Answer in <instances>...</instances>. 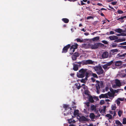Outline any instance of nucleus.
<instances>
[{
    "label": "nucleus",
    "instance_id": "1",
    "mask_svg": "<svg viewBox=\"0 0 126 126\" xmlns=\"http://www.w3.org/2000/svg\"><path fill=\"white\" fill-rule=\"evenodd\" d=\"M87 69L82 68L79 71V73H77V76L79 78H82L84 77L86 75V73H89L87 71Z\"/></svg>",
    "mask_w": 126,
    "mask_h": 126
},
{
    "label": "nucleus",
    "instance_id": "2",
    "mask_svg": "<svg viewBox=\"0 0 126 126\" xmlns=\"http://www.w3.org/2000/svg\"><path fill=\"white\" fill-rule=\"evenodd\" d=\"M94 69L96 72L97 74L98 75L102 74L103 73L104 71L100 65L94 67Z\"/></svg>",
    "mask_w": 126,
    "mask_h": 126
},
{
    "label": "nucleus",
    "instance_id": "3",
    "mask_svg": "<svg viewBox=\"0 0 126 126\" xmlns=\"http://www.w3.org/2000/svg\"><path fill=\"white\" fill-rule=\"evenodd\" d=\"M63 108L64 109L65 111L64 112H65V111L68 110H69L68 111L69 112L68 113H64V116L67 115L69 114L70 112L72 110V109L68 105H67L66 104H63Z\"/></svg>",
    "mask_w": 126,
    "mask_h": 126
},
{
    "label": "nucleus",
    "instance_id": "4",
    "mask_svg": "<svg viewBox=\"0 0 126 126\" xmlns=\"http://www.w3.org/2000/svg\"><path fill=\"white\" fill-rule=\"evenodd\" d=\"M83 65L92 64L94 63V62L91 60H83L82 61Z\"/></svg>",
    "mask_w": 126,
    "mask_h": 126
},
{
    "label": "nucleus",
    "instance_id": "5",
    "mask_svg": "<svg viewBox=\"0 0 126 126\" xmlns=\"http://www.w3.org/2000/svg\"><path fill=\"white\" fill-rule=\"evenodd\" d=\"M115 85H114L113 86V87L114 88H116V86H117L118 87H120L122 86L120 80L117 79H116L115 80Z\"/></svg>",
    "mask_w": 126,
    "mask_h": 126
},
{
    "label": "nucleus",
    "instance_id": "6",
    "mask_svg": "<svg viewBox=\"0 0 126 126\" xmlns=\"http://www.w3.org/2000/svg\"><path fill=\"white\" fill-rule=\"evenodd\" d=\"M70 45L69 44L64 46L63 49L62 53H66L68 51V49L70 47Z\"/></svg>",
    "mask_w": 126,
    "mask_h": 126
},
{
    "label": "nucleus",
    "instance_id": "7",
    "mask_svg": "<svg viewBox=\"0 0 126 126\" xmlns=\"http://www.w3.org/2000/svg\"><path fill=\"white\" fill-rule=\"evenodd\" d=\"M89 119L86 118L85 116H79V120L80 122L82 121H88Z\"/></svg>",
    "mask_w": 126,
    "mask_h": 126
},
{
    "label": "nucleus",
    "instance_id": "8",
    "mask_svg": "<svg viewBox=\"0 0 126 126\" xmlns=\"http://www.w3.org/2000/svg\"><path fill=\"white\" fill-rule=\"evenodd\" d=\"M126 53H124L122 54H120V53L118 54L117 55V58L120 59H123L125 58L126 57Z\"/></svg>",
    "mask_w": 126,
    "mask_h": 126
},
{
    "label": "nucleus",
    "instance_id": "9",
    "mask_svg": "<svg viewBox=\"0 0 126 126\" xmlns=\"http://www.w3.org/2000/svg\"><path fill=\"white\" fill-rule=\"evenodd\" d=\"M103 85V83L102 81H100L99 83H96L95 84L96 88V89H100L101 87H102Z\"/></svg>",
    "mask_w": 126,
    "mask_h": 126
},
{
    "label": "nucleus",
    "instance_id": "10",
    "mask_svg": "<svg viewBox=\"0 0 126 126\" xmlns=\"http://www.w3.org/2000/svg\"><path fill=\"white\" fill-rule=\"evenodd\" d=\"M108 52L107 51H105L102 54V57L103 59L107 58L108 57Z\"/></svg>",
    "mask_w": 126,
    "mask_h": 126
},
{
    "label": "nucleus",
    "instance_id": "11",
    "mask_svg": "<svg viewBox=\"0 0 126 126\" xmlns=\"http://www.w3.org/2000/svg\"><path fill=\"white\" fill-rule=\"evenodd\" d=\"M109 38L111 41L114 40L118 39V37L117 36L114 35L110 36L109 37Z\"/></svg>",
    "mask_w": 126,
    "mask_h": 126
},
{
    "label": "nucleus",
    "instance_id": "12",
    "mask_svg": "<svg viewBox=\"0 0 126 126\" xmlns=\"http://www.w3.org/2000/svg\"><path fill=\"white\" fill-rule=\"evenodd\" d=\"M99 97L100 99H101V98H108L107 94H101L99 96Z\"/></svg>",
    "mask_w": 126,
    "mask_h": 126
},
{
    "label": "nucleus",
    "instance_id": "13",
    "mask_svg": "<svg viewBox=\"0 0 126 126\" xmlns=\"http://www.w3.org/2000/svg\"><path fill=\"white\" fill-rule=\"evenodd\" d=\"M98 43H95L94 45H92L91 46V48L92 49H96L98 47Z\"/></svg>",
    "mask_w": 126,
    "mask_h": 126
},
{
    "label": "nucleus",
    "instance_id": "14",
    "mask_svg": "<svg viewBox=\"0 0 126 126\" xmlns=\"http://www.w3.org/2000/svg\"><path fill=\"white\" fill-rule=\"evenodd\" d=\"M89 116L90 118L92 120V121H94L93 120L94 119L95 117V115L94 113H90Z\"/></svg>",
    "mask_w": 126,
    "mask_h": 126
},
{
    "label": "nucleus",
    "instance_id": "15",
    "mask_svg": "<svg viewBox=\"0 0 126 126\" xmlns=\"http://www.w3.org/2000/svg\"><path fill=\"white\" fill-rule=\"evenodd\" d=\"M121 61H117L115 62V65L116 66H119L122 64Z\"/></svg>",
    "mask_w": 126,
    "mask_h": 126
},
{
    "label": "nucleus",
    "instance_id": "16",
    "mask_svg": "<svg viewBox=\"0 0 126 126\" xmlns=\"http://www.w3.org/2000/svg\"><path fill=\"white\" fill-rule=\"evenodd\" d=\"M73 69L74 70L77 71L78 69V65L77 64H73Z\"/></svg>",
    "mask_w": 126,
    "mask_h": 126
},
{
    "label": "nucleus",
    "instance_id": "17",
    "mask_svg": "<svg viewBox=\"0 0 126 126\" xmlns=\"http://www.w3.org/2000/svg\"><path fill=\"white\" fill-rule=\"evenodd\" d=\"M113 92V93H111L110 92H108V93L107 94L108 96V95L109 97H114V92L113 90H112V92Z\"/></svg>",
    "mask_w": 126,
    "mask_h": 126
},
{
    "label": "nucleus",
    "instance_id": "18",
    "mask_svg": "<svg viewBox=\"0 0 126 126\" xmlns=\"http://www.w3.org/2000/svg\"><path fill=\"white\" fill-rule=\"evenodd\" d=\"M72 118H71L69 119H68L67 121H68V123L70 124H71L72 123H74L76 122V121L75 120H73Z\"/></svg>",
    "mask_w": 126,
    "mask_h": 126
},
{
    "label": "nucleus",
    "instance_id": "19",
    "mask_svg": "<svg viewBox=\"0 0 126 126\" xmlns=\"http://www.w3.org/2000/svg\"><path fill=\"white\" fill-rule=\"evenodd\" d=\"M75 85L76 86V88H77L78 90L81 87L80 84L79 83H76Z\"/></svg>",
    "mask_w": 126,
    "mask_h": 126
},
{
    "label": "nucleus",
    "instance_id": "20",
    "mask_svg": "<svg viewBox=\"0 0 126 126\" xmlns=\"http://www.w3.org/2000/svg\"><path fill=\"white\" fill-rule=\"evenodd\" d=\"M102 67L105 70H108L110 68V67H108L106 65V64L103 65L102 66Z\"/></svg>",
    "mask_w": 126,
    "mask_h": 126
},
{
    "label": "nucleus",
    "instance_id": "21",
    "mask_svg": "<svg viewBox=\"0 0 126 126\" xmlns=\"http://www.w3.org/2000/svg\"><path fill=\"white\" fill-rule=\"evenodd\" d=\"M62 20L64 22L66 23H68L69 21V20L67 18H63Z\"/></svg>",
    "mask_w": 126,
    "mask_h": 126
},
{
    "label": "nucleus",
    "instance_id": "22",
    "mask_svg": "<svg viewBox=\"0 0 126 126\" xmlns=\"http://www.w3.org/2000/svg\"><path fill=\"white\" fill-rule=\"evenodd\" d=\"M99 39V36L95 37L92 39V40L93 41L95 42L97 41Z\"/></svg>",
    "mask_w": 126,
    "mask_h": 126
},
{
    "label": "nucleus",
    "instance_id": "23",
    "mask_svg": "<svg viewBox=\"0 0 126 126\" xmlns=\"http://www.w3.org/2000/svg\"><path fill=\"white\" fill-rule=\"evenodd\" d=\"M88 99L89 102L91 103H93L94 102L93 97L91 96H89Z\"/></svg>",
    "mask_w": 126,
    "mask_h": 126
},
{
    "label": "nucleus",
    "instance_id": "24",
    "mask_svg": "<svg viewBox=\"0 0 126 126\" xmlns=\"http://www.w3.org/2000/svg\"><path fill=\"white\" fill-rule=\"evenodd\" d=\"M115 123L118 125L120 126H122L123 125L122 123L118 120H117L115 121Z\"/></svg>",
    "mask_w": 126,
    "mask_h": 126
},
{
    "label": "nucleus",
    "instance_id": "25",
    "mask_svg": "<svg viewBox=\"0 0 126 126\" xmlns=\"http://www.w3.org/2000/svg\"><path fill=\"white\" fill-rule=\"evenodd\" d=\"M111 107V110H115L116 108V104L115 103L114 104H113V105H112Z\"/></svg>",
    "mask_w": 126,
    "mask_h": 126
},
{
    "label": "nucleus",
    "instance_id": "26",
    "mask_svg": "<svg viewBox=\"0 0 126 126\" xmlns=\"http://www.w3.org/2000/svg\"><path fill=\"white\" fill-rule=\"evenodd\" d=\"M115 31L117 32L120 33L123 32L122 30L120 28H118L116 29L115 30Z\"/></svg>",
    "mask_w": 126,
    "mask_h": 126
},
{
    "label": "nucleus",
    "instance_id": "27",
    "mask_svg": "<svg viewBox=\"0 0 126 126\" xmlns=\"http://www.w3.org/2000/svg\"><path fill=\"white\" fill-rule=\"evenodd\" d=\"M113 60H112L110 62L107 63L106 64L108 67V66H110L113 63Z\"/></svg>",
    "mask_w": 126,
    "mask_h": 126
},
{
    "label": "nucleus",
    "instance_id": "28",
    "mask_svg": "<svg viewBox=\"0 0 126 126\" xmlns=\"http://www.w3.org/2000/svg\"><path fill=\"white\" fill-rule=\"evenodd\" d=\"M106 116L109 118L110 119H112V116L110 114H108L106 115Z\"/></svg>",
    "mask_w": 126,
    "mask_h": 126
},
{
    "label": "nucleus",
    "instance_id": "29",
    "mask_svg": "<svg viewBox=\"0 0 126 126\" xmlns=\"http://www.w3.org/2000/svg\"><path fill=\"white\" fill-rule=\"evenodd\" d=\"M123 111L122 110H119L118 112V115L119 117H120L121 114H122Z\"/></svg>",
    "mask_w": 126,
    "mask_h": 126
},
{
    "label": "nucleus",
    "instance_id": "30",
    "mask_svg": "<svg viewBox=\"0 0 126 126\" xmlns=\"http://www.w3.org/2000/svg\"><path fill=\"white\" fill-rule=\"evenodd\" d=\"M118 50L117 49H112L110 50L111 52H112V53H114L115 52H118Z\"/></svg>",
    "mask_w": 126,
    "mask_h": 126
},
{
    "label": "nucleus",
    "instance_id": "31",
    "mask_svg": "<svg viewBox=\"0 0 126 126\" xmlns=\"http://www.w3.org/2000/svg\"><path fill=\"white\" fill-rule=\"evenodd\" d=\"M72 58L73 61H74L76 60L77 57L73 55L72 56Z\"/></svg>",
    "mask_w": 126,
    "mask_h": 126
},
{
    "label": "nucleus",
    "instance_id": "32",
    "mask_svg": "<svg viewBox=\"0 0 126 126\" xmlns=\"http://www.w3.org/2000/svg\"><path fill=\"white\" fill-rule=\"evenodd\" d=\"M98 46L100 47H103L104 46V45L101 43H98Z\"/></svg>",
    "mask_w": 126,
    "mask_h": 126
},
{
    "label": "nucleus",
    "instance_id": "33",
    "mask_svg": "<svg viewBox=\"0 0 126 126\" xmlns=\"http://www.w3.org/2000/svg\"><path fill=\"white\" fill-rule=\"evenodd\" d=\"M125 18H126V16H123L121 17H120L119 18H117V20H123V19H124Z\"/></svg>",
    "mask_w": 126,
    "mask_h": 126
},
{
    "label": "nucleus",
    "instance_id": "34",
    "mask_svg": "<svg viewBox=\"0 0 126 126\" xmlns=\"http://www.w3.org/2000/svg\"><path fill=\"white\" fill-rule=\"evenodd\" d=\"M89 73H86V75H85L86 77L84 79H85V80H86V81L87 80V78L89 77Z\"/></svg>",
    "mask_w": 126,
    "mask_h": 126
},
{
    "label": "nucleus",
    "instance_id": "35",
    "mask_svg": "<svg viewBox=\"0 0 126 126\" xmlns=\"http://www.w3.org/2000/svg\"><path fill=\"white\" fill-rule=\"evenodd\" d=\"M123 124L124 125L126 124V118H123Z\"/></svg>",
    "mask_w": 126,
    "mask_h": 126
},
{
    "label": "nucleus",
    "instance_id": "36",
    "mask_svg": "<svg viewBox=\"0 0 126 126\" xmlns=\"http://www.w3.org/2000/svg\"><path fill=\"white\" fill-rule=\"evenodd\" d=\"M95 107L94 105H92L91 108L92 110H93L95 109Z\"/></svg>",
    "mask_w": 126,
    "mask_h": 126
},
{
    "label": "nucleus",
    "instance_id": "37",
    "mask_svg": "<svg viewBox=\"0 0 126 126\" xmlns=\"http://www.w3.org/2000/svg\"><path fill=\"white\" fill-rule=\"evenodd\" d=\"M115 102H116V104H117L119 106L120 104V101L118 99L116 100L115 101Z\"/></svg>",
    "mask_w": 126,
    "mask_h": 126
},
{
    "label": "nucleus",
    "instance_id": "38",
    "mask_svg": "<svg viewBox=\"0 0 126 126\" xmlns=\"http://www.w3.org/2000/svg\"><path fill=\"white\" fill-rule=\"evenodd\" d=\"M73 46L74 49H77L78 47V45L77 43H74V45H73Z\"/></svg>",
    "mask_w": 126,
    "mask_h": 126
},
{
    "label": "nucleus",
    "instance_id": "39",
    "mask_svg": "<svg viewBox=\"0 0 126 126\" xmlns=\"http://www.w3.org/2000/svg\"><path fill=\"white\" fill-rule=\"evenodd\" d=\"M74 56H76V57H78L79 56V54L77 52H75L73 54Z\"/></svg>",
    "mask_w": 126,
    "mask_h": 126
},
{
    "label": "nucleus",
    "instance_id": "40",
    "mask_svg": "<svg viewBox=\"0 0 126 126\" xmlns=\"http://www.w3.org/2000/svg\"><path fill=\"white\" fill-rule=\"evenodd\" d=\"M117 12L119 14H122L124 13L123 12L120 10H118L117 11Z\"/></svg>",
    "mask_w": 126,
    "mask_h": 126
},
{
    "label": "nucleus",
    "instance_id": "41",
    "mask_svg": "<svg viewBox=\"0 0 126 126\" xmlns=\"http://www.w3.org/2000/svg\"><path fill=\"white\" fill-rule=\"evenodd\" d=\"M76 40H77V41L78 42H80V43L82 42H83V40H81L79 38H77Z\"/></svg>",
    "mask_w": 126,
    "mask_h": 126
},
{
    "label": "nucleus",
    "instance_id": "42",
    "mask_svg": "<svg viewBox=\"0 0 126 126\" xmlns=\"http://www.w3.org/2000/svg\"><path fill=\"white\" fill-rule=\"evenodd\" d=\"M92 76L94 77L95 78H98V76H97V75L96 74L93 73L92 74Z\"/></svg>",
    "mask_w": 126,
    "mask_h": 126
},
{
    "label": "nucleus",
    "instance_id": "43",
    "mask_svg": "<svg viewBox=\"0 0 126 126\" xmlns=\"http://www.w3.org/2000/svg\"><path fill=\"white\" fill-rule=\"evenodd\" d=\"M80 82L82 83H85L86 82V81L85 80V79H82L81 80H80Z\"/></svg>",
    "mask_w": 126,
    "mask_h": 126
},
{
    "label": "nucleus",
    "instance_id": "44",
    "mask_svg": "<svg viewBox=\"0 0 126 126\" xmlns=\"http://www.w3.org/2000/svg\"><path fill=\"white\" fill-rule=\"evenodd\" d=\"M119 39V40L120 42H121L123 41H126V39L125 38H120Z\"/></svg>",
    "mask_w": 126,
    "mask_h": 126
},
{
    "label": "nucleus",
    "instance_id": "45",
    "mask_svg": "<svg viewBox=\"0 0 126 126\" xmlns=\"http://www.w3.org/2000/svg\"><path fill=\"white\" fill-rule=\"evenodd\" d=\"M105 101L103 100H102L100 101V105H102L104 104Z\"/></svg>",
    "mask_w": 126,
    "mask_h": 126
},
{
    "label": "nucleus",
    "instance_id": "46",
    "mask_svg": "<svg viewBox=\"0 0 126 126\" xmlns=\"http://www.w3.org/2000/svg\"><path fill=\"white\" fill-rule=\"evenodd\" d=\"M102 42L105 44H107L108 43L107 41L105 40H103L101 41Z\"/></svg>",
    "mask_w": 126,
    "mask_h": 126
},
{
    "label": "nucleus",
    "instance_id": "47",
    "mask_svg": "<svg viewBox=\"0 0 126 126\" xmlns=\"http://www.w3.org/2000/svg\"><path fill=\"white\" fill-rule=\"evenodd\" d=\"M118 47H121V48H123L124 49H126V46H118Z\"/></svg>",
    "mask_w": 126,
    "mask_h": 126
},
{
    "label": "nucleus",
    "instance_id": "48",
    "mask_svg": "<svg viewBox=\"0 0 126 126\" xmlns=\"http://www.w3.org/2000/svg\"><path fill=\"white\" fill-rule=\"evenodd\" d=\"M82 88H83L85 90H87L88 88L86 86V85L84 86H83Z\"/></svg>",
    "mask_w": 126,
    "mask_h": 126
},
{
    "label": "nucleus",
    "instance_id": "49",
    "mask_svg": "<svg viewBox=\"0 0 126 126\" xmlns=\"http://www.w3.org/2000/svg\"><path fill=\"white\" fill-rule=\"evenodd\" d=\"M119 45H126V42L121 43L119 44Z\"/></svg>",
    "mask_w": 126,
    "mask_h": 126
},
{
    "label": "nucleus",
    "instance_id": "50",
    "mask_svg": "<svg viewBox=\"0 0 126 126\" xmlns=\"http://www.w3.org/2000/svg\"><path fill=\"white\" fill-rule=\"evenodd\" d=\"M111 46H112V47H116V46H117V44L116 43H115L114 44H112L111 45Z\"/></svg>",
    "mask_w": 126,
    "mask_h": 126
},
{
    "label": "nucleus",
    "instance_id": "51",
    "mask_svg": "<svg viewBox=\"0 0 126 126\" xmlns=\"http://www.w3.org/2000/svg\"><path fill=\"white\" fill-rule=\"evenodd\" d=\"M76 63H77L78 64H79L80 65L81 64H82L83 65V63H82V61H81V62H75Z\"/></svg>",
    "mask_w": 126,
    "mask_h": 126
},
{
    "label": "nucleus",
    "instance_id": "52",
    "mask_svg": "<svg viewBox=\"0 0 126 126\" xmlns=\"http://www.w3.org/2000/svg\"><path fill=\"white\" fill-rule=\"evenodd\" d=\"M91 80L93 82H94L95 81V79L93 77L91 78Z\"/></svg>",
    "mask_w": 126,
    "mask_h": 126
},
{
    "label": "nucleus",
    "instance_id": "53",
    "mask_svg": "<svg viewBox=\"0 0 126 126\" xmlns=\"http://www.w3.org/2000/svg\"><path fill=\"white\" fill-rule=\"evenodd\" d=\"M109 7L110 8H111V9H112V10H113V11H114H114H115V9L113 8V7H111V6H110V5H109Z\"/></svg>",
    "mask_w": 126,
    "mask_h": 126
},
{
    "label": "nucleus",
    "instance_id": "54",
    "mask_svg": "<svg viewBox=\"0 0 126 126\" xmlns=\"http://www.w3.org/2000/svg\"><path fill=\"white\" fill-rule=\"evenodd\" d=\"M114 42L116 43H118L119 42H120L119 40V39H116L115 40V41H114Z\"/></svg>",
    "mask_w": 126,
    "mask_h": 126
},
{
    "label": "nucleus",
    "instance_id": "55",
    "mask_svg": "<svg viewBox=\"0 0 126 126\" xmlns=\"http://www.w3.org/2000/svg\"><path fill=\"white\" fill-rule=\"evenodd\" d=\"M92 18H93V17L92 16H88L87 17V19H92Z\"/></svg>",
    "mask_w": 126,
    "mask_h": 126
},
{
    "label": "nucleus",
    "instance_id": "56",
    "mask_svg": "<svg viewBox=\"0 0 126 126\" xmlns=\"http://www.w3.org/2000/svg\"><path fill=\"white\" fill-rule=\"evenodd\" d=\"M79 110H77L76 111H75L74 113L76 114H77L78 113Z\"/></svg>",
    "mask_w": 126,
    "mask_h": 126
},
{
    "label": "nucleus",
    "instance_id": "57",
    "mask_svg": "<svg viewBox=\"0 0 126 126\" xmlns=\"http://www.w3.org/2000/svg\"><path fill=\"white\" fill-rule=\"evenodd\" d=\"M89 104L90 103L89 102H88L86 103V105L88 107L89 106Z\"/></svg>",
    "mask_w": 126,
    "mask_h": 126
},
{
    "label": "nucleus",
    "instance_id": "58",
    "mask_svg": "<svg viewBox=\"0 0 126 126\" xmlns=\"http://www.w3.org/2000/svg\"><path fill=\"white\" fill-rule=\"evenodd\" d=\"M121 35L123 36H126V33H121Z\"/></svg>",
    "mask_w": 126,
    "mask_h": 126
},
{
    "label": "nucleus",
    "instance_id": "59",
    "mask_svg": "<svg viewBox=\"0 0 126 126\" xmlns=\"http://www.w3.org/2000/svg\"><path fill=\"white\" fill-rule=\"evenodd\" d=\"M70 50H72V49H73L74 48V47L73 46V45L71 46H70Z\"/></svg>",
    "mask_w": 126,
    "mask_h": 126
},
{
    "label": "nucleus",
    "instance_id": "60",
    "mask_svg": "<svg viewBox=\"0 0 126 126\" xmlns=\"http://www.w3.org/2000/svg\"><path fill=\"white\" fill-rule=\"evenodd\" d=\"M124 98H118V99L119 101H123L124 100Z\"/></svg>",
    "mask_w": 126,
    "mask_h": 126
},
{
    "label": "nucleus",
    "instance_id": "61",
    "mask_svg": "<svg viewBox=\"0 0 126 126\" xmlns=\"http://www.w3.org/2000/svg\"><path fill=\"white\" fill-rule=\"evenodd\" d=\"M110 34H114V32L113 31H110Z\"/></svg>",
    "mask_w": 126,
    "mask_h": 126
},
{
    "label": "nucleus",
    "instance_id": "62",
    "mask_svg": "<svg viewBox=\"0 0 126 126\" xmlns=\"http://www.w3.org/2000/svg\"><path fill=\"white\" fill-rule=\"evenodd\" d=\"M83 1H82V0H81L80 1V2L81 3V5H85V3H83Z\"/></svg>",
    "mask_w": 126,
    "mask_h": 126
},
{
    "label": "nucleus",
    "instance_id": "63",
    "mask_svg": "<svg viewBox=\"0 0 126 126\" xmlns=\"http://www.w3.org/2000/svg\"><path fill=\"white\" fill-rule=\"evenodd\" d=\"M117 3V2H111V4L113 5H115Z\"/></svg>",
    "mask_w": 126,
    "mask_h": 126
},
{
    "label": "nucleus",
    "instance_id": "64",
    "mask_svg": "<svg viewBox=\"0 0 126 126\" xmlns=\"http://www.w3.org/2000/svg\"><path fill=\"white\" fill-rule=\"evenodd\" d=\"M113 116H115L116 115V113L115 111H113Z\"/></svg>",
    "mask_w": 126,
    "mask_h": 126
}]
</instances>
